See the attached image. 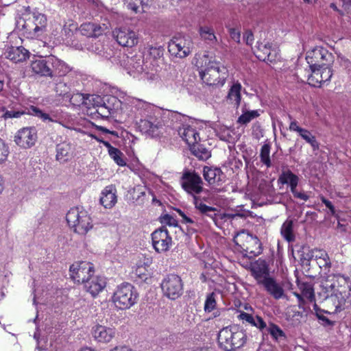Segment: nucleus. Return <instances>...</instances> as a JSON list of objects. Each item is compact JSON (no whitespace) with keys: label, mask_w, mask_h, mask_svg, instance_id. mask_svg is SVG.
Instances as JSON below:
<instances>
[{"label":"nucleus","mask_w":351,"mask_h":351,"mask_svg":"<svg viewBox=\"0 0 351 351\" xmlns=\"http://www.w3.org/2000/svg\"><path fill=\"white\" fill-rule=\"evenodd\" d=\"M9 154L8 147L0 139V163L5 162Z\"/></svg>","instance_id":"obj_56"},{"label":"nucleus","mask_w":351,"mask_h":351,"mask_svg":"<svg viewBox=\"0 0 351 351\" xmlns=\"http://www.w3.org/2000/svg\"><path fill=\"white\" fill-rule=\"evenodd\" d=\"M52 78L55 77H63L70 71V67L63 61L53 56Z\"/></svg>","instance_id":"obj_30"},{"label":"nucleus","mask_w":351,"mask_h":351,"mask_svg":"<svg viewBox=\"0 0 351 351\" xmlns=\"http://www.w3.org/2000/svg\"><path fill=\"white\" fill-rule=\"evenodd\" d=\"M160 221L162 224L176 226V220L170 215L165 214L160 217Z\"/></svg>","instance_id":"obj_58"},{"label":"nucleus","mask_w":351,"mask_h":351,"mask_svg":"<svg viewBox=\"0 0 351 351\" xmlns=\"http://www.w3.org/2000/svg\"><path fill=\"white\" fill-rule=\"evenodd\" d=\"M194 204L196 209L203 215L210 217L212 219H215L216 214L212 215L210 213H214L217 210L216 208L206 205L202 202L199 197L194 196Z\"/></svg>","instance_id":"obj_37"},{"label":"nucleus","mask_w":351,"mask_h":351,"mask_svg":"<svg viewBox=\"0 0 351 351\" xmlns=\"http://www.w3.org/2000/svg\"><path fill=\"white\" fill-rule=\"evenodd\" d=\"M289 130L291 131L297 132L306 143L311 145L314 151L319 149V143L316 140L315 136H313L308 130L300 128L298 125V122L296 121L291 122Z\"/></svg>","instance_id":"obj_20"},{"label":"nucleus","mask_w":351,"mask_h":351,"mask_svg":"<svg viewBox=\"0 0 351 351\" xmlns=\"http://www.w3.org/2000/svg\"><path fill=\"white\" fill-rule=\"evenodd\" d=\"M258 116L259 113L257 110L243 111V114L238 118L237 122L245 125Z\"/></svg>","instance_id":"obj_46"},{"label":"nucleus","mask_w":351,"mask_h":351,"mask_svg":"<svg viewBox=\"0 0 351 351\" xmlns=\"http://www.w3.org/2000/svg\"><path fill=\"white\" fill-rule=\"evenodd\" d=\"M291 193L295 198L300 199L304 201H307L310 197V195L307 193L298 191L297 189H295L294 192Z\"/></svg>","instance_id":"obj_63"},{"label":"nucleus","mask_w":351,"mask_h":351,"mask_svg":"<svg viewBox=\"0 0 351 351\" xmlns=\"http://www.w3.org/2000/svg\"><path fill=\"white\" fill-rule=\"evenodd\" d=\"M129 63L137 72L143 71V61L140 58H138V60H136V58H131Z\"/></svg>","instance_id":"obj_59"},{"label":"nucleus","mask_w":351,"mask_h":351,"mask_svg":"<svg viewBox=\"0 0 351 351\" xmlns=\"http://www.w3.org/2000/svg\"><path fill=\"white\" fill-rule=\"evenodd\" d=\"M321 74L323 80V83L330 81L332 72L330 66H325L321 68Z\"/></svg>","instance_id":"obj_57"},{"label":"nucleus","mask_w":351,"mask_h":351,"mask_svg":"<svg viewBox=\"0 0 351 351\" xmlns=\"http://www.w3.org/2000/svg\"><path fill=\"white\" fill-rule=\"evenodd\" d=\"M149 1V0H125V4H126L128 9L137 13L141 12V8L142 11H144L143 9L147 5Z\"/></svg>","instance_id":"obj_42"},{"label":"nucleus","mask_w":351,"mask_h":351,"mask_svg":"<svg viewBox=\"0 0 351 351\" xmlns=\"http://www.w3.org/2000/svg\"><path fill=\"white\" fill-rule=\"evenodd\" d=\"M321 201L324 205L330 210L331 214L332 215H335V209L334 206L332 205V202L328 200L324 197H321Z\"/></svg>","instance_id":"obj_64"},{"label":"nucleus","mask_w":351,"mask_h":351,"mask_svg":"<svg viewBox=\"0 0 351 351\" xmlns=\"http://www.w3.org/2000/svg\"><path fill=\"white\" fill-rule=\"evenodd\" d=\"M317 263L320 268L329 269L331 267V263L328 254H326V257H322L317 261Z\"/></svg>","instance_id":"obj_60"},{"label":"nucleus","mask_w":351,"mask_h":351,"mask_svg":"<svg viewBox=\"0 0 351 351\" xmlns=\"http://www.w3.org/2000/svg\"><path fill=\"white\" fill-rule=\"evenodd\" d=\"M151 236L152 246L158 253L167 252L172 245V239L165 227L156 229Z\"/></svg>","instance_id":"obj_11"},{"label":"nucleus","mask_w":351,"mask_h":351,"mask_svg":"<svg viewBox=\"0 0 351 351\" xmlns=\"http://www.w3.org/2000/svg\"><path fill=\"white\" fill-rule=\"evenodd\" d=\"M86 95L76 93H71V96L66 97V98H69L71 104L73 106H80L82 105L86 106Z\"/></svg>","instance_id":"obj_47"},{"label":"nucleus","mask_w":351,"mask_h":351,"mask_svg":"<svg viewBox=\"0 0 351 351\" xmlns=\"http://www.w3.org/2000/svg\"><path fill=\"white\" fill-rule=\"evenodd\" d=\"M116 193L117 190L113 185L106 186L101 193L100 204L105 208H112L117 201Z\"/></svg>","instance_id":"obj_22"},{"label":"nucleus","mask_w":351,"mask_h":351,"mask_svg":"<svg viewBox=\"0 0 351 351\" xmlns=\"http://www.w3.org/2000/svg\"><path fill=\"white\" fill-rule=\"evenodd\" d=\"M203 82L208 86H221L225 83L226 77V69L221 68L219 63L210 62L207 67L199 72Z\"/></svg>","instance_id":"obj_4"},{"label":"nucleus","mask_w":351,"mask_h":351,"mask_svg":"<svg viewBox=\"0 0 351 351\" xmlns=\"http://www.w3.org/2000/svg\"><path fill=\"white\" fill-rule=\"evenodd\" d=\"M37 140V133L34 128H23L14 135V141L21 148L28 149L34 146Z\"/></svg>","instance_id":"obj_12"},{"label":"nucleus","mask_w":351,"mask_h":351,"mask_svg":"<svg viewBox=\"0 0 351 351\" xmlns=\"http://www.w3.org/2000/svg\"><path fill=\"white\" fill-rule=\"evenodd\" d=\"M53 56L45 59H39L32 62V71L40 76L52 78Z\"/></svg>","instance_id":"obj_14"},{"label":"nucleus","mask_w":351,"mask_h":351,"mask_svg":"<svg viewBox=\"0 0 351 351\" xmlns=\"http://www.w3.org/2000/svg\"><path fill=\"white\" fill-rule=\"evenodd\" d=\"M106 100L97 95H86V107L88 109L91 108L96 109L99 105H101Z\"/></svg>","instance_id":"obj_43"},{"label":"nucleus","mask_w":351,"mask_h":351,"mask_svg":"<svg viewBox=\"0 0 351 351\" xmlns=\"http://www.w3.org/2000/svg\"><path fill=\"white\" fill-rule=\"evenodd\" d=\"M66 219L70 228L80 235L86 234L93 228L90 215L82 208H71L66 213Z\"/></svg>","instance_id":"obj_1"},{"label":"nucleus","mask_w":351,"mask_h":351,"mask_svg":"<svg viewBox=\"0 0 351 351\" xmlns=\"http://www.w3.org/2000/svg\"><path fill=\"white\" fill-rule=\"evenodd\" d=\"M36 23L34 20H29L24 25V27L26 29L27 32L32 35V36H38L41 35L40 31H37V29L35 28Z\"/></svg>","instance_id":"obj_53"},{"label":"nucleus","mask_w":351,"mask_h":351,"mask_svg":"<svg viewBox=\"0 0 351 351\" xmlns=\"http://www.w3.org/2000/svg\"><path fill=\"white\" fill-rule=\"evenodd\" d=\"M180 183L183 189L193 196L203 191V181L195 171H185L181 177Z\"/></svg>","instance_id":"obj_9"},{"label":"nucleus","mask_w":351,"mask_h":351,"mask_svg":"<svg viewBox=\"0 0 351 351\" xmlns=\"http://www.w3.org/2000/svg\"><path fill=\"white\" fill-rule=\"evenodd\" d=\"M270 145L268 143L264 144L261 149L260 152V158L261 161L267 166V167H270L271 166V162L270 160Z\"/></svg>","instance_id":"obj_45"},{"label":"nucleus","mask_w":351,"mask_h":351,"mask_svg":"<svg viewBox=\"0 0 351 351\" xmlns=\"http://www.w3.org/2000/svg\"><path fill=\"white\" fill-rule=\"evenodd\" d=\"M169 51L179 58H185L190 53V47L186 45V41L182 38H174L169 43Z\"/></svg>","instance_id":"obj_18"},{"label":"nucleus","mask_w":351,"mask_h":351,"mask_svg":"<svg viewBox=\"0 0 351 351\" xmlns=\"http://www.w3.org/2000/svg\"><path fill=\"white\" fill-rule=\"evenodd\" d=\"M84 285L86 290L93 296H95L103 290L106 287V282L104 278L99 276H93V275Z\"/></svg>","instance_id":"obj_23"},{"label":"nucleus","mask_w":351,"mask_h":351,"mask_svg":"<svg viewBox=\"0 0 351 351\" xmlns=\"http://www.w3.org/2000/svg\"><path fill=\"white\" fill-rule=\"evenodd\" d=\"M261 285L274 298L278 300L283 297L284 289L274 278H265Z\"/></svg>","instance_id":"obj_25"},{"label":"nucleus","mask_w":351,"mask_h":351,"mask_svg":"<svg viewBox=\"0 0 351 351\" xmlns=\"http://www.w3.org/2000/svg\"><path fill=\"white\" fill-rule=\"evenodd\" d=\"M302 295L308 299L310 302L315 301V293L312 286L309 284H304L302 287Z\"/></svg>","instance_id":"obj_51"},{"label":"nucleus","mask_w":351,"mask_h":351,"mask_svg":"<svg viewBox=\"0 0 351 351\" xmlns=\"http://www.w3.org/2000/svg\"><path fill=\"white\" fill-rule=\"evenodd\" d=\"M56 92L60 96H62L64 97H70V88L66 85L65 82H59L56 84L55 87Z\"/></svg>","instance_id":"obj_50"},{"label":"nucleus","mask_w":351,"mask_h":351,"mask_svg":"<svg viewBox=\"0 0 351 351\" xmlns=\"http://www.w3.org/2000/svg\"><path fill=\"white\" fill-rule=\"evenodd\" d=\"M348 277L341 274L328 275L321 282V291L318 293L319 296L322 299L327 298L329 295L339 291V287H341L348 284Z\"/></svg>","instance_id":"obj_6"},{"label":"nucleus","mask_w":351,"mask_h":351,"mask_svg":"<svg viewBox=\"0 0 351 351\" xmlns=\"http://www.w3.org/2000/svg\"><path fill=\"white\" fill-rule=\"evenodd\" d=\"M62 35H64L65 40L68 43L73 45V37L77 38V25L74 23H70L69 25H64L62 31Z\"/></svg>","instance_id":"obj_40"},{"label":"nucleus","mask_w":351,"mask_h":351,"mask_svg":"<svg viewBox=\"0 0 351 351\" xmlns=\"http://www.w3.org/2000/svg\"><path fill=\"white\" fill-rule=\"evenodd\" d=\"M325 300L326 306L332 313L340 312L344 308L346 299L341 290L329 295Z\"/></svg>","instance_id":"obj_16"},{"label":"nucleus","mask_w":351,"mask_h":351,"mask_svg":"<svg viewBox=\"0 0 351 351\" xmlns=\"http://www.w3.org/2000/svg\"><path fill=\"white\" fill-rule=\"evenodd\" d=\"M252 271L258 284H262L265 278H269L268 265L265 260L258 259L253 266Z\"/></svg>","instance_id":"obj_27"},{"label":"nucleus","mask_w":351,"mask_h":351,"mask_svg":"<svg viewBox=\"0 0 351 351\" xmlns=\"http://www.w3.org/2000/svg\"><path fill=\"white\" fill-rule=\"evenodd\" d=\"M138 293L130 283L119 286L113 295V301L119 308H129L137 301Z\"/></svg>","instance_id":"obj_5"},{"label":"nucleus","mask_w":351,"mask_h":351,"mask_svg":"<svg viewBox=\"0 0 351 351\" xmlns=\"http://www.w3.org/2000/svg\"><path fill=\"white\" fill-rule=\"evenodd\" d=\"M247 339L245 332L237 326L222 328L218 334V343L224 350L239 348Z\"/></svg>","instance_id":"obj_2"},{"label":"nucleus","mask_w":351,"mask_h":351,"mask_svg":"<svg viewBox=\"0 0 351 351\" xmlns=\"http://www.w3.org/2000/svg\"><path fill=\"white\" fill-rule=\"evenodd\" d=\"M112 34L117 43L123 47H132L138 43V38L136 32L128 28H116Z\"/></svg>","instance_id":"obj_13"},{"label":"nucleus","mask_w":351,"mask_h":351,"mask_svg":"<svg viewBox=\"0 0 351 351\" xmlns=\"http://www.w3.org/2000/svg\"><path fill=\"white\" fill-rule=\"evenodd\" d=\"M267 330L275 339H278L279 337L285 336L283 331L275 324H270L269 327L267 328Z\"/></svg>","instance_id":"obj_54"},{"label":"nucleus","mask_w":351,"mask_h":351,"mask_svg":"<svg viewBox=\"0 0 351 351\" xmlns=\"http://www.w3.org/2000/svg\"><path fill=\"white\" fill-rule=\"evenodd\" d=\"M73 150L69 143L63 142L56 146V160L61 163L66 162L71 159Z\"/></svg>","instance_id":"obj_28"},{"label":"nucleus","mask_w":351,"mask_h":351,"mask_svg":"<svg viewBox=\"0 0 351 351\" xmlns=\"http://www.w3.org/2000/svg\"><path fill=\"white\" fill-rule=\"evenodd\" d=\"M190 149L192 154L201 160H206L211 156L210 152L202 144H195Z\"/></svg>","instance_id":"obj_38"},{"label":"nucleus","mask_w":351,"mask_h":351,"mask_svg":"<svg viewBox=\"0 0 351 351\" xmlns=\"http://www.w3.org/2000/svg\"><path fill=\"white\" fill-rule=\"evenodd\" d=\"M241 88L242 86L241 84L238 82L233 84V85L230 87L227 95V101L231 104L234 105V106L237 108H238L241 103Z\"/></svg>","instance_id":"obj_32"},{"label":"nucleus","mask_w":351,"mask_h":351,"mask_svg":"<svg viewBox=\"0 0 351 351\" xmlns=\"http://www.w3.org/2000/svg\"><path fill=\"white\" fill-rule=\"evenodd\" d=\"M279 180L282 184H289L290 185L291 191L294 192L296 189L299 178L298 177L293 173L290 170L283 171L282 175L280 176Z\"/></svg>","instance_id":"obj_33"},{"label":"nucleus","mask_w":351,"mask_h":351,"mask_svg":"<svg viewBox=\"0 0 351 351\" xmlns=\"http://www.w3.org/2000/svg\"><path fill=\"white\" fill-rule=\"evenodd\" d=\"M5 57L14 62L25 61L29 57V52L23 47H9L4 53Z\"/></svg>","instance_id":"obj_19"},{"label":"nucleus","mask_w":351,"mask_h":351,"mask_svg":"<svg viewBox=\"0 0 351 351\" xmlns=\"http://www.w3.org/2000/svg\"><path fill=\"white\" fill-rule=\"evenodd\" d=\"M115 334L114 330L104 326L98 325L93 328V335L99 342L108 343L112 340Z\"/></svg>","instance_id":"obj_24"},{"label":"nucleus","mask_w":351,"mask_h":351,"mask_svg":"<svg viewBox=\"0 0 351 351\" xmlns=\"http://www.w3.org/2000/svg\"><path fill=\"white\" fill-rule=\"evenodd\" d=\"M199 33L202 39L210 45H214L217 42L215 35L214 29L209 26H201L199 28Z\"/></svg>","instance_id":"obj_34"},{"label":"nucleus","mask_w":351,"mask_h":351,"mask_svg":"<svg viewBox=\"0 0 351 351\" xmlns=\"http://www.w3.org/2000/svg\"><path fill=\"white\" fill-rule=\"evenodd\" d=\"M178 132L180 136L190 147L197 144L200 139L197 131L190 125L183 124L179 128Z\"/></svg>","instance_id":"obj_17"},{"label":"nucleus","mask_w":351,"mask_h":351,"mask_svg":"<svg viewBox=\"0 0 351 351\" xmlns=\"http://www.w3.org/2000/svg\"><path fill=\"white\" fill-rule=\"evenodd\" d=\"M69 271L75 282L84 284L93 275L94 267L90 262L80 261L71 265Z\"/></svg>","instance_id":"obj_10"},{"label":"nucleus","mask_w":351,"mask_h":351,"mask_svg":"<svg viewBox=\"0 0 351 351\" xmlns=\"http://www.w3.org/2000/svg\"><path fill=\"white\" fill-rule=\"evenodd\" d=\"M101 32L99 25L93 23H86L81 25L77 29V36L80 34L86 37H97L101 34Z\"/></svg>","instance_id":"obj_29"},{"label":"nucleus","mask_w":351,"mask_h":351,"mask_svg":"<svg viewBox=\"0 0 351 351\" xmlns=\"http://www.w3.org/2000/svg\"><path fill=\"white\" fill-rule=\"evenodd\" d=\"M306 59L310 68L330 66L334 61L332 54L326 49L320 47L308 51Z\"/></svg>","instance_id":"obj_8"},{"label":"nucleus","mask_w":351,"mask_h":351,"mask_svg":"<svg viewBox=\"0 0 351 351\" xmlns=\"http://www.w3.org/2000/svg\"><path fill=\"white\" fill-rule=\"evenodd\" d=\"M311 73L308 75V83L313 86H320L323 84L321 68H310Z\"/></svg>","instance_id":"obj_39"},{"label":"nucleus","mask_w":351,"mask_h":351,"mask_svg":"<svg viewBox=\"0 0 351 351\" xmlns=\"http://www.w3.org/2000/svg\"><path fill=\"white\" fill-rule=\"evenodd\" d=\"M32 19L36 25L35 28L37 29V31H40L42 34L45 31L47 25V18L45 15L38 12H34Z\"/></svg>","instance_id":"obj_41"},{"label":"nucleus","mask_w":351,"mask_h":351,"mask_svg":"<svg viewBox=\"0 0 351 351\" xmlns=\"http://www.w3.org/2000/svg\"><path fill=\"white\" fill-rule=\"evenodd\" d=\"M4 112L2 115V117H3L5 119H12V118H19L21 115L25 114V112L23 110H3Z\"/></svg>","instance_id":"obj_55"},{"label":"nucleus","mask_w":351,"mask_h":351,"mask_svg":"<svg viewBox=\"0 0 351 351\" xmlns=\"http://www.w3.org/2000/svg\"><path fill=\"white\" fill-rule=\"evenodd\" d=\"M254 53L258 59L267 62H274L277 56L276 49H271V45L268 42L258 43Z\"/></svg>","instance_id":"obj_15"},{"label":"nucleus","mask_w":351,"mask_h":351,"mask_svg":"<svg viewBox=\"0 0 351 351\" xmlns=\"http://www.w3.org/2000/svg\"><path fill=\"white\" fill-rule=\"evenodd\" d=\"M238 318L241 320L245 321L246 322L252 325L254 324V317L252 315L248 314L245 312H241L239 315Z\"/></svg>","instance_id":"obj_62"},{"label":"nucleus","mask_w":351,"mask_h":351,"mask_svg":"<svg viewBox=\"0 0 351 351\" xmlns=\"http://www.w3.org/2000/svg\"><path fill=\"white\" fill-rule=\"evenodd\" d=\"M161 289L167 298L174 300L182 295L183 282L179 276L171 274L163 279Z\"/></svg>","instance_id":"obj_7"},{"label":"nucleus","mask_w":351,"mask_h":351,"mask_svg":"<svg viewBox=\"0 0 351 351\" xmlns=\"http://www.w3.org/2000/svg\"><path fill=\"white\" fill-rule=\"evenodd\" d=\"M108 154L118 165L123 167L126 165L123 154L119 149L114 147Z\"/></svg>","instance_id":"obj_48"},{"label":"nucleus","mask_w":351,"mask_h":351,"mask_svg":"<svg viewBox=\"0 0 351 351\" xmlns=\"http://www.w3.org/2000/svg\"><path fill=\"white\" fill-rule=\"evenodd\" d=\"M252 326H256V328H259L261 330L265 328H267L266 323L259 316H256L254 317V324H252Z\"/></svg>","instance_id":"obj_61"},{"label":"nucleus","mask_w":351,"mask_h":351,"mask_svg":"<svg viewBox=\"0 0 351 351\" xmlns=\"http://www.w3.org/2000/svg\"><path fill=\"white\" fill-rule=\"evenodd\" d=\"M204 179L210 184H217L223 180L224 175L220 168L204 167L203 169Z\"/></svg>","instance_id":"obj_26"},{"label":"nucleus","mask_w":351,"mask_h":351,"mask_svg":"<svg viewBox=\"0 0 351 351\" xmlns=\"http://www.w3.org/2000/svg\"><path fill=\"white\" fill-rule=\"evenodd\" d=\"M32 113L43 119L44 121H49L51 122H56V121L53 118V117H51L49 114H47L45 112H43L42 110H40L39 108L32 106L31 107Z\"/></svg>","instance_id":"obj_52"},{"label":"nucleus","mask_w":351,"mask_h":351,"mask_svg":"<svg viewBox=\"0 0 351 351\" xmlns=\"http://www.w3.org/2000/svg\"><path fill=\"white\" fill-rule=\"evenodd\" d=\"M128 104L131 107V111L139 114L150 108V104L148 102L137 98L129 99Z\"/></svg>","instance_id":"obj_35"},{"label":"nucleus","mask_w":351,"mask_h":351,"mask_svg":"<svg viewBox=\"0 0 351 351\" xmlns=\"http://www.w3.org/2000/svg\"><path fill=\"white\" fill-rule=\"evenodd\" d=\"M280 233L287 241H293L295 240V234L293 233V221L289 219L286 220L281 227Z\"/></svg>","instance_id":"obj_36"},{"label":"nucleus","mask_w":351,"mask_h":351,"mask_svg":"<svg viewBox=\"0 0 351 351\" xmlns=\"http://www.w3.org/2000/svg\"><path fill=\"white\" fill-rule=\"evenodd\" d=\"M119 101L114 97H108L105 101L96 108L94 113L97 114L102 119L108 118L112 114L114 113V106L118 104Z\"/></svg>","instance_id":"obj_21"},{"label":"nucleus","mask_w":351,"mask_h":351,"mask_svg":"<svg viewBox=\"0 0 351 351\" xmlns=\"http://www.w3.org/2000/svg\"><path fill=\"white\" fill-rule=\"evenodd\" d=\"M234 243L241 250L248 253L250 257L257 256L263 252L262 243L256 236L242 230L234 237Z\"/></svg>","instance_id":"obj_3"},{"label":"nucleus","mask_w":351,"mask_h":351,"mask_svg":"<svg viewBox=\"0 0 351 351\" xmlns=\"http://www.w3.org/2000/svg\"><path fill=\"white\" fill-rule=\"evenodd\" d=\"M155 122L156 121L153 122L146 119L141 120L138 127L142 132L153 136L157 135V130L163 125L160 121Z\"/></svg>","instance_id":"obj_31"},{"label":"nucleus","mask_w":351,"mask_h":351,"mask_svg":"<svg viewBox=\"0 0 351 351\" xmlns=\"http://www.w3.org/2000/svg\"><path fill=\"white\" fill-rule=\"evenodd\" d=\"M215 297L216 295L213 292L207 295L204 303V311L206 312L210 313L215 308L217 305Z\"/></svg>","instance_id":"obj_49"},{"label":"nucleus","mask_w":351,"mask_h":351,"mask_svg":"<svg viewBox=\"0 0 351 351\" xmlns=\"http://www.w3.org/2000/svg\"><path fill=\"white\" fill-rule=\"evenodd\" d=\"M327 252L324 250L313 249L304 255V258L307 261L315 260L316 261L322 257H326Z\"/></svg>","instance_id":"obj_44"}]
</instances>
